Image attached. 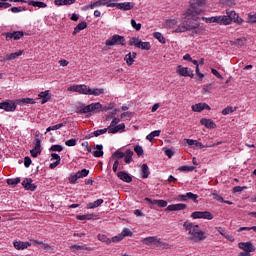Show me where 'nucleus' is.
I'll return each instance as SVG.
<instances>
[{"mask_svg":"<svg viewBox=\"0 0 256 256\" xmlns=\"http://www.w3.org/2000/svg\"><path fill=\"white\" fill-rule=\"evenodd\" d=\"M76 219L78 221H91V219H93V214L77 215Z\"/></svg>","mask_w":256,"mask_h":256,"instance_id":"obj_39","label":"nucleus"},{"mask_svg":"<svg viewBox=\"0 0 256 256\" xmlns=\"http://www.w3.org/2000/svg\"><path fill=\"white\" fill-rule=\"evenodd\" d=\"M106 47H113L114 45H125V37L114 34L112 37L106 40Z\"/></svg>","mask_w":256,"mask_h":256,"instance_id":"obj_4","label":"nucleus"},{"mask_svg":"<svg viewBox=\"0 0 256 256\" xmlns=\"http://www.w3.org/2000/svg\"><path fill=\"white\" fill-rule=\"evenodd\" d=\"M103 202V199H97L94 202H89L87 204V209H97V207H101V205H103Z\"/></svg>","mask_w":256,"mask_h":256,"instance_id":"obj_26","label":"nucleus"},{"mask_svg":"<svg viewBox=\"0 0 256 256\" xmlns=\"http://www.w3.org/2000/svg\"><path fill=\"white\" fill-rule=\"evenodd\" d=\"M113 109H115V104L113 103H110L106 106H102V111H111Z\"/></svg>","mask_w":256,"mask_h":256,"instance_id":"obj_63","label":"nucleus"},{"mask_svg":"<svg viewBox=\"0 0 256 256\" xmlns=\"http://www.w3.org/2000/svg\"><path fill=\"white\" fill-rule=\"evenodd\" d=\"M153 37L154 39H157V41H159V43H161L162 45H165V43H167V40L163 37V34L161 32H154Z\"/></svg>","mask_w":256,"mask_h":256,"instance_id":"obj_33","label":"nucleus"},{"mask_svg":"<svg viewBox=\"0 0 256 256\" xmlns=\"http://www.w3.org/2000/svg\"><path fill=\"white\" fill-rule=\"evenodd\" d=\"M185 209H187V204L178 203V204L168 205L166 208V211H185Z\"/></svg>","mask_w":256,"mask_h":256,"instance_id":"obj_14","label":"nucleus"},{"mask_svg":"<svg viewBox=\"0 0 256 256\" xmlns=\"http://www.w3.org/2000/svg\"><path fill=\"white\" fill-rule=\"evenodd\" d=\"M112 157H115L116 161H119V159H123V157H125V153L117 150L116 152L113 153Z\"/></svg>","mask_w":256,"mask_h":256,"instance_id":"obj_52","label":"nucleus"},{"mask_svg":"<svg viewBox=\"0 0 256 256\" xmlns=\"http://www.w3.org/2000/svg\"><path fill=\"white\" fill-rule=\"evenodd\" d=\"M121 235L123 236L124 239L125 237H133V232L129 228H124L122 230Z\"/></svg>","mask_w":256,"mask_h":256,"instance_id":"obj_51","label":"nucleus"},{"mask_svg":"<svg viewBox=\"0 0 256 256\" xmlns=\"http://www.w3.org/2000/svg\"><path fill=\"white\" fill-rule=\"evenodd\" d=\"M28 5H32V7H39V9H45V7H47V4L45 2H41V1H29Z\"/></svg>","mask_w":256,"mask_h":256,"instance_id":"obj_32","label":"nucleus"},{"mask_svg":"<svg viewBox=\"0 0 256 256\" xmlns=\"http://www.w3.org/2000/svg\"><path fill=\"white\" fill-rule=\"evenodd\" d=\"M192 219H206L207 221L213 220V215L209 211H195L191 214Z\"/></svg>","mask_w":256,"mask_h":256,"instance_id":"obj_5","label":"nucleus"},{"mask_svg":"<svg viewBox=\"0 0 256 256\" xmlns=\"http://www.w3.org/2000/svg\"><path fill=\"white\" fill-rule=\"evenodd\" d=\"M76 175H78L79 179H83V177H87V175H89V170L88 169H82V170L76 172Z\"/></svg>","mask_w":256,"mask_h":256,"instance_id":"obj_49","label":"nucleus"},{"mask_svg":"<svg viewBox=\"0 0 256 256\" xmlns=\"http://www.w3.org/2000/svg\"><path fill=\"white\" fill-rule=\"evenodd\" d=\"M178 23L179 21L177 19H170L166 21V25L169 27V29H173Z\"/></svg>","mask_w":256,"mask_h":256,"instance_id":"obj_48","label":"nucleus"},{"mask_svg":"<svg viewBox=\"0 0 256 256\" xmlns=\"http://www.w3.org/2000/svg\"><path fill=\"white\" fill-rule=\"evenodd\" d=\"M63 123L60 124H56L54 126H50L46 129L47 133H49V131H57L58 129H61V127H63Z\"/></svg>","mask_w":256,"mask_h":256,"instance_id":"obj_53","label":"nucleus"},{"mask_svg":"<svg viewBox=\"0 0 256 256\" xmlns=\"http://www.w3.org/2000/svg\"><path fill=\"white\" fill-rule=\"evenodd\" d=\"M21 55H23V50H19L18 52L7 54L6 61H15V59H17V57H21Z\"/></svg>","mask_w":256,"mask_h":256,"instance_id":"obj_27","label":"nucleus"},{"mask_svg":"<svg viewBox=\"0 0 256 256\" xmlns=\"http://www.w3.org/2000/svg\"><path fill=\"white\" fill-rule=\"evenodd\" d=\"M135 59H137V52H129L124 57V61H126L128 67H131L135 63Z\"/></svg>","mask_w":256,"mask_h":256,"instance_id":"obj_17","label":"nucleus"},{"mask_svg":"<svg viewBox=\"0 0 256 256\" xmlns=\"http://www.w3.org/2000/svg\"><path fill=\"white\" fill-rule=\"evenodd\" d=\"M49 151H57L58 153H61V151H63V146L58 144L52 145Z\"/></svg>","mask_w":256,"mask_h":256,"instance_id":"obj_55","label":"nucleus"},{"mask_svg":"<svg viewBox=\"0 0 256 256\" xmlns=\"http://www.w3.org/2000/svg\"><path fill=\"white\" fill-rule=\"evenodd\" d=\"M156 247H158V249H162V250L171 249V245H169V243H167V242L161 241V238H158L156 240Z\"/></svg>","mask_w":256,"mask_h":256,"instance_id":"obj_30","label":"nucleus"},{"mask_svg":"<svg viewBox=\"0 0 256 256\" xmlns=\"http://www.w3.org/2000/svg\"><path fill=\"white\" fill-rule=\"evenodd\" d=\"M200 123L201 125H204V127H206L207 129H215V127H217L213 120L207 118H202L200 120Z\"/></svg>","mask_w":256,"mask_h":256,"instance_id":"obj_22","label":"nucleus"},{"mask_svg":"<svg viewBox=\"0 0 256 256\" xmlns=\"http://www.w3.org/2000/svg\"><path fill=\"white\" fill-rule=\"evenodd\" d=\"M157 236H149L146 237L144 239H142L141 243H143V245H147L148 247H151V245H157Z\"/></svg>","mask_w":256,"mask_h":256,"instance_id":"obj_20","label":"nucleus"},{"mask_svg":"<svg viewBox=\"0 0 256 256\" xmlns=\"http://www.w3.org/2000/svg\"><path fill=\"white\" fill-rule=\"evenodd\" d=\"M96 149L94 152H93V156L94 157H103L104 155V152H103V145L101 144H97L96 145Z\"/></svg>","mask_w":256,"mask_h":256,"instance_id":"obj_34","label":"nucleus"},{"mask_svg":"<svg viewBox=\"0 0 256 256\" xmlns=\"http://www.w3.org/2000/svg\"><path fill=\"white\" fill-rule=\"evenodd\" d=\"M65 145H66L67 147H75V145H77V139L72 138V139H70V140H67V141L65 142Z\"/></svg>","mask_w":256,"mask_h":256,"instance_id":"obj_56","label":"nucleus"},{"mask_svg":"<svg viewBox=\"0 0 256 256\" xmlns=\"http://www.w3.org/2000/svg\"><path fill=\"white\" fill-rule=\"evenodd\" d=\"M239 249H242L245 252L252 253V251H255V247L251 242H240L238 244Z\"/></svg>","mask_w":256,"mask_h":256,"instance_id":"obj_16","label":"nucleus"},{"mask_svg":"<svg viewBox=\"0 0 256 256\" xmlns=\"http://www.w3.org/2000/svg\"><path fill=\"white\" fill-rule=\"evenodd\" d=\"M97 7H103V3L101 2V0L91 2L89 5L85 6V9H95Z\"/></svg>","mask_w":256,"mask_h":256,"instance_id":"obj_36","label":"nucleus"},{"mask_svg":"<svg viewBox=\"0 0 256 256\" xmlns=\"http://www.w3.org/2000/svg\"><path fill=\"white\" fill-rule=\"evenodd\" d=\"M6 37V41H11V39H14V41H19L21 37H23L24 33L23 31H14V32H6L3 34Z\"/></svg>","mask_w":256,"mask_h":256,"instance_id":"obj_10","label":"nucleus"},{"mask_svg":"<svg viewBox=\"0 0 256 256\" xmlns=\"http://www.w3.org/2000/svg\"><path fill=\"white\" fill-rule=\"evenodd\" d=\"M186 194H187V201H189L190 199V201H193L194 203H199V200H197L199 199V195L193 194V192H187Z\"/></svg>","mask_w":256,"mask_h":256,"instance_id":"obj_40","label":"nucleus"},{"mask_svg":"<svg viewBox=\"0 0 256 256\" xmlns=\"http://www.w3.org/2000/svg\"><path fill=\"white\" fill-rule=\"evenodd\" d=\"M18 103H24L25 105H35V100L33 98H23L21 100H16Z\"/></svg>","mask_w":256,"mask_h":256,"instance_id":"obj_45","label":"nucleus"},{"mask_svg":"<svg viewBox=\"0 0 256 256\" xmlns=\"http://www.w3.org/2000/svg\"><path fill=\"white\" fill-rule=\"evenodd\" d=\"M39 99H42L41 104L45 105L51 99V95L49 94V90H46L44 92H40L38 95Z\"/></svg>","mask_w":256,"mask_h":256,"instance_id":"obj_23","label":"nucleus"},{"mask_svg":"<svg viewBox=\"0 0 256 256\" xmlns=\"http://www.w3.org/2000/svg\"><path fill=\"white\" fill-rule=\"evenodd\" d=\"M141 172L142 179H147L149 175H151V172L149 171V166L147 164H143L141 166Z\"/></svg>","mask_w":256,"mask_h":256,"instance_id":"obj_31","label":"nucleus"},{"mask_svg":"<svg viewBox=\"0 0 256 256\" xmlns=\"http://www.w3.org/2000/svg\"><path fill=\"white\" fill-rule=\"evenodd\" d=\"M13 245L17 249V251H23V250L27 249L28 247H31V243L23 242V241H14Z\"/></svg>","mask_w":256,"mask_h":256,"instance_id":"obj_18","label":"nucleus"},{"mask_svg":"<svg viewBox=\"0 0 256 256\" xmlns=\"http://www.w3.org/2000/svg\"><path fill=\"white\" fill-rule=\"evenodd\" d=\"M107 131H109V127L108 128H104V129L96 130V131L92 132V135L94 137H99L100 135H105V133H107Z\"/></svg>","mask_w":256,"mask_h":256,"instance_id":"obj_47","label":"nucleus"},{"mask_svg":"<svg viewBox=\"0 0 256 256\" xmlns=\"http://www.w3.org/2000/svg\"><path fill=\"white\" fill-rule=\"evenodd\" d=\"M123 129H125V123L114 126L113 128H111V126H108V133H119V131H123Z\"/></svg>","mask_w":256,"mask_h":256,"instance_id":"obj_24","label":"nucleus"},{"mask_svg":"<svg viewBox=\"0 0 256 256\" xmlns=\"http://www.w3.org/2000/svg\"><path fill=\"white\" fill-rule=\"evenodd\" d=\"M22 186L26 191H35L37 189V185L33 184V179L25 178L22 182Z\"/></svg>","mask_w":256,"mask_h":256,"instance_id":"obj_11","label":"nucleus"},{"mask_svg":"<svg viewBox=\"0 0 256 256\" xmlns=\"http://www.w3.org/2000/svg\"><path fill=\"white\" fill-rule=\"evenodd\" d=\"M117 1L119 0H101L102 7H115Z\"/></svg>","mask_w":256,"mask_h":256,"instance_id":"obj_38","label":"nucleus"},{"mask_svg":"<svg viewBox=\"0 0 256 256\" xmlns=\"http://www.w3.org/2000/svg\"><path fill=\"white\" fill-rule=\"evenodd\" d=\"M141 43V40L139 37H132L129 41V45L134 46V47H139V44Z\"/></svg>","mask_w":256,"mask_h":256,"instance_id":"obj_46","label":"nucleus"},{"mask_svg":"<svg viewBox=\"0 0 256 256\" xmlns=\"http://www.w3.org/2000/svg\"><path fill=\"white\" fill-rule=\"evenodd\" d=\"M205 0H191L190 7L183 13V22L174 30V33H187L193 31L195 35H199V15L203 13Z\"/></svg>","mask_w":256,"mask_h":256,"instance_id":"obj_1","label":"nucleus"},{"mask_svg":"<svg viewBox=\"0 0 256 256\" xmlns=\"http://www.w3.org/2000/svg\"><path fill=\"white\" fill-rule=\"evenodd\" d=\"M84 29H87V22H81L79 23L75 28L74 31L72 33V35H77V33H81V31H83Z\"/></svg>","mask_w":256,"mask_h":256,"instance_id":"obj_29","label":"nucleus"},{"mask_svg":"<svg viewBox=\"0 0 256 256\" xmlns=\"http://www.w3.org/2000/svg\"><path fill=\"white\" fill-rule=\"evenodd\" d=\"M102 111V104L99 102L91 103L90 105L84 106L78 113L87 115V113H101Z\"/></svg>","mask_w":256,"mask_h":256,"instance_id":"obj_3","label":"nucleus"},{"mask_svg":"<svg viewBox=\"0 0 256 256\" xmlns=\"http://www.w3.org/2000/svg\"><path fill=\"white\" fill-rule=\"evenodd\" d=\"M117 177L118 179H120L121 181H124V183H131V181H133V178L131 177V175H129L127 172L125 171H120L117 173Z\"/></svg>","mask_w":256,"mask_h":256,"instance_id":"obj_19","label":"nucleus"},{"mask_svg":"<svg viewBox=\"0 0 256 256\" xmlns=\"http://www.w3.org/2000/svg\"><path fill=\"white\" fill-rule=\"evenodd\" d=\"M131 26L133 27V29H135L136 31H141V23H138L135 21V19L131 20Z\"/></svg>","mask_w":256,"mask_h":256,"instance_id":"obj_57","label":"nucleus"},{"mask_svg":"<svg viewBox=\"0 0 256 256\" xmlns=\"http://www.w3.org/2000/svg\"><path fill=\"white\" fill-rule=\"evenodd\" d=\"M245 41H247V39H245V38H238L235 41V45L237 47H243V45H245Z\"/></svg>","mask_w":256,"mask_h":256,"instance_id":"obj_59","label":"nucleus"},{"mask_svg":"<svg viewBox=\"0 0 256 256\" xmlns=\"http://www.w3.org/2000/svg\"><path fill=\"white\" fill-rule=\"evenodd\" d=\"M34 149L30 150V155L31 157H39V155H41V151H43V149L41 148V139L39 138H35L34 140Z\"/></svg>","mask_w":256,"mask_h":256,"instance_id":"obj_9","label":"nucleus"},{"mask_svg":"<svg viewBox=\"0 0 256 256\" xmlns=\"http://www.w3.org/2000/svg\"><path fill=\"white\" fill-rule=\"evenodd\" d=\"M105 93V89L103 88H90V94L89 95H94V97H99V95H103Z\"/></svg>","mask_w":256,"mask_h":256,"instance_id":"obj_35","label":"nucleus"},{"mask_svg":"<svg viewBox=\"0 0 256 256\" xmlns=\"http://www.w3.org/2000/svg\"><path fill=\"white\" fill-rule=\"evenodd\" d=\"M138 49H143L144 51H149L151 49V43L143 42L140 40V44L138 45Z\"/></svg>","mask_w":256,"mask_h":256,"instance_id":"obj_44","label":"nucleus"},{"mask_svg":"<svg viewBox=\"0 0 256 256\" xmlns=\"http://www.w3.org/2000/svg\"><path fill=\"white\" fill-rule=\"evenodd\" d=\"M9 0H1L0 1V9H9L11 7V3L7 2Z\"/></svg>","mask_w":256,"mask_h":256,"instance_id":"obj_54","label":"nucleus"},{"mask_svg":"<svg viewBox=\"0 0 256 256\" xmlns=\"http://www.w3.org/2000/svg\"><path fill=\"white\" fill-rule=\"evenodd\" d=\"M183 227L185 231L188 232L190 241H194V243H201V241H205V239H207L205 232L201 230L199 225L185 221Z\"/></svg>","mask_w":256,"mask_h":256,"instance_id":"obj_2","label":"nucleus"},{"mask_svg":"<svg viewBox=\"0 0 256 256\" xmlns=\"http://www.w3.org/2000/svg\"><path fill=\"white\" fill-rule=\"evenodd\" d=\"M123 129H125V123L114 126L113 128H111V126H108V133H119V131H123Z\"/></svg>","mask_w":256,"mask_h":256,"instance_id":"obj_25","label":"nucleus"},{"mask_svg":"<svg viewBox=\"0 0 256 256\" xmlns=\"http://www.w3.org/2000/svg\"><path fill=\"white\" fill-rule=\"evenodd\" d=\"M134 151L136 153V155H138V157H141L143 155V147L142 146H135L134 147Z\"/></svg>","mask_w":256,"mask_h":256,"instance_id":"obj_58","label":"nucleus"},{"mask_svg":"<svg viewBox=\"0 0 256 256\" xmlns=\"http://www.w3.org/2000/svg\"><path fill=\"white\" fill-rule=\"evenodd\" d=\"M226 18L229 19V25H231V23H233V21L236 19V17L239 16V14L235 13V11L233 10H226Z\"/></svg>","mask_w":256,"mask_h":256,"instance_id":"obj_28","label":"nucleus"},{"mask_svg":"<svg viewBox=\"0 0 256 256\" xmlns=\"http://www.w3.org/2000/svg\"><path fill=\"white\" fill-rule=\"evenodd\" d=\"M72 249H76V251H80V250H82V251H92L93 249L92 248H89V247H87V245H77V244H75V245H73L72 246Z\"/></svg>","mask_w":256,"mask_h":256,"instance_id":"obj_43","label":"nucleus"},{"mask_svg":"<svg viewBox=\"0 0 256 256\" xmlns=\"http://www.w3.org/2000/svg\"><path fill=\"white\" fill-rule=\"evenodd\" d=\"M177 75L180 77H190L193 79L195 77V74L189 67H183L182 65H179L176 70Z\"/></svg>","mask_w":256,"mask_h":256,"instance_id":"obj_6","label":"nucleus"},{"mask_svg":"<svg viewBox=\"0 0 256 256\" xmlns=\"http://www.w3.org/2000/svg\"><path fill=\"white\" fill-rule=\"evenodd\" d=\"M229 22L230 20L226 15L214 16V23H217L218 25H229Z\"/></svg>","mask_w":256,"mask_h":256,"instance_id":"obj_21","label":"nucleus"},{"mask_svg":"<svg viewBox=\"0 0 256 256\" xmlns=\"http://www.w3.org/2000/svg\"><path fill=\"white\" fill-rule=\"evenodd\" d=\"M144 200L150 205H157L160 208L167 207L168 204L166 200H153L149 197H146Z\"/></svg>","mask_w":256,"mask_h":256,"instance_id":"obj_15","label":"nucleus"},{"mask_svg":"<svg viewBox=\"0 0 256 256\" xmlns=\"http://www.w3.org/2000/svg\"><path fill=\"white\" fill-rule=\"evenodd\" d=\"M115 7L121 11H131L135 7L133 2L116 3Z\"/></svg>","mask_w":256,"mask_h":256,"instance_id":"obj_13","label":"nucleus"},{"mask_svg":"<svg viewBox=\"0 0 256 256\" xmlns=\"http://www.w3.org/2000/svg\"><path fill=\"white\" fill-rule=\"evenodd\" d=\"M124 161L125 163L129 164L133 161V151L131 150H127L125 153H124Z\"/></svg>","mask_w":256,"mask_h":256,"instance_id":"obj_37","label":"nucleus"},{"mask_svg":"<svg viewBox=\"0 0 256 256\" xmlns=\"http://www.w3.org/2000/svg\"><path fill=\"white\" fill-rule=\"evenodd\" d=\"M237 109V107L233 108V106H227L222 110V115H230V113H235Z\"/></svg>","mask_w":256,"mask_h":256,"instance_id":"obj_41","label":"nucleus"},{"mask_svg":"<svg viewBox=\"0 0 256 256\" xmlns=\"http://www.w3.org/2000/svg\"><path fill=\"white\" fill-rule=\"evenodd\" d=\"M79 179V176L76 174L74 175H71L69 177V182L72 184V185H75V183H77V180Z\"/></svg>","mask_w":256,"mask_h":256,"instance_id":"obj_62","label":"nucleus"},{"mask_svg":"<svg viewBox=\"0 0 256 256\" xmlns=\"http://www.w3.org/2000/svg\"><path fill=\"white\" fill-rule=\"evenodd\" d=\"M6 182L8 185L15 187L16 185H19V183H21V178H9Z\"/></svg>","mask_w":256,"mask_h":256,"instance_id":"obj_42","label":"nucleus"},{"mask_svg":"<svg viewBox=\"0 0 256 256\" xmlns=\"http://www.w3.org/2000/svg\"><path fill=\"white\" fill-rule=\"evenodd\" d=\"M0 109H3L7 113L13 112L17 109V104L14 101H4L0 103Z\"/></svg>","mask_w":256,"mask_h":256,"instance_id":"obj_8","label":"nucleus"},{"mask_svg":"<svg viewBox=\"0 0 256 256\" xmlns=\"http://www.w3.org/2000/svg\"><path fill=\"white\" fill-rule=\"evenodd\" d=\"M164 154L166 155V157L171 159V157H173V155H175V152L172 149H166V150H164Z\"/></svg>","mask_w":256,"mask_h":256,"instance_id":"obj_64","label":"nucleus"},{"mask_svg":"<svg viewBox=\"0 0 256 256\" xmlns=\"http://www.w3.org/2000/svg\"><path fill=\"white\" fill-rule=\"evenodd\" d=\"M70 91L80 93L82 95H90L91 88L87 85H74L70 88Z\"/></svg>","mask_w":256,"mask_h":256,"instance_id":"obj_7","label":"nucleus"},{"mask_svg":"<svg viewBox=\"0 0 256 256\" xmlns=\"http://www.w3.org/2000/svg\"><path fill=\"white\" fill-rule=\"evenodd\" d=\"M211 111V106H209L207 103H198L195 105H192V111L195 113H201V111Z\"/></svg>","mask_w":256,"mask_h":256,"instance_id":"obj_12","label":"nucleus"},{"mask_svg":"<svg viewBox=\"0 0 256 256\" xmlns=\"http://www.w3.org/2000/svg\"><path fill=\"white\" fill-rule=\"evenodd\" d=\"M178 171H184V172H191V171H195V166H180L178 168Z\"/></svg>","mask_w":256,"mask_h":256,"instance_id":"obj_50","label":"nucleus"},{"mask_svg":"<svg viewBox=\"0 0 256 256\" xmlns=\"http://www.w3.org/2000/svg\"><path fill=\"white\" fill-rule=\"evenodd\" d=\"M247 189V186H236L233 188V193H241Z\"/></svg>","mask_w":256,"mask_h":256,"instance_id":"obj_60","label":"nucleus"},{"mask_svg":"<svg viewBox=\"0 0 256 256\" xmlns=\"http://www.w3.org/2000/svg\"><path fill=\"white\" fill-rule=\"evenodd\" d=\"M31 163H33V161L31 160V157L26 156L24 158V167L28 169V167H31Z\"/></svg>","mask_w":256,"mask_h":256,"instance_id":"obj_61","label":"nucleus"}]
</instances>
